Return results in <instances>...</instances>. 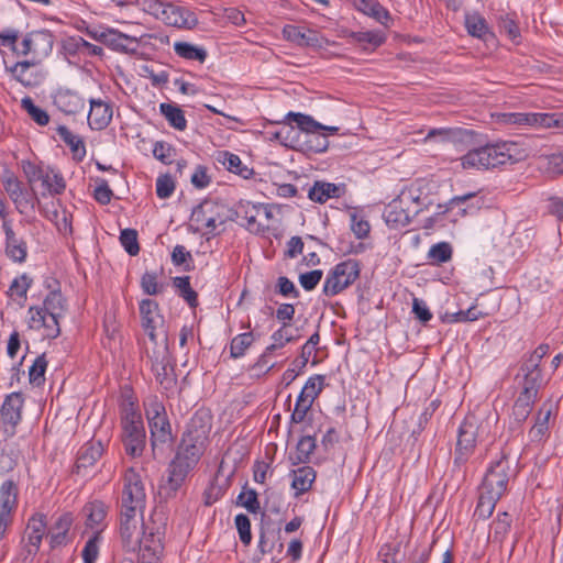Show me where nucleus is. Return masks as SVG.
<instances>
[{
    "label": "nucleus",
    "instance_id": "nucleus-28",
    "mask_svg": "<svg viewBox=\"0 0 563 563\" xmlns=\"http://www.w3.org/2000/svg\"><path fill=\"white\" fill-rule=\"evenodd\" d=\"M38 60H23L15 63L9 71L15 80L21 82L24 87H33L38 84V79L33 74L29 73L30 67L38 65Z\"/></svg>",
    "mask_w": 563,
    "mask_h": 563
},
{
    "label": "nucleus",
    "instance_id": "nucleus-9",
    "mask_svg": "<svg viewBox=\"0 0 563 563\" xmlns=\"http://www.w3.org/2000/svg\"><path fill=\"white\" fill-rule=\"evenodd\" d=\"M19 487L13 479H5L0 486V536L12 520V514L18 506Z\"/></svg>",
    "mask_w": 563,
    "mask_h": 563
},
{
    "label": "nucleus",
    "instance_id": "nucleus-54",
    "mask_svg": "<svg viewBox=\"0 0 563 563\" xmlns=\"http://www.w3.org/2000/svg\"><path fill=\"white\" fill-rule=\"evenodd\" d=\"M120 242L126 253L131 256H135L140 252V245L137 242V232L134 229H124L120 234Z\"/></svg>",
    "mask_w": 563,
    "mask_h": 563
},
{
    "label": "nucleus",
    "instance_id": "nucleus-3",
    "mask_svg": "<svg viewBox=\"0 0 563 563\" xmlns=\"http://www.w3.org/2000/svg\"><path fill=\"white\" fill-rule=\"evenodd\" d=\"M144 406L151 430L152 445L155 446L172 441V430L165 406L156 397L150 398Z\"/></svg>",
    "mask_w": 563,
    "mask_h": 563
},
{
    "label": "nucleus",
    "instance_id": "nucleus-20",
    "mask_svg": "<svg viewBox=\"0 0 563 563\" xmlns=\"http://www.w3.org/2000/svg\"><path fill=\"white\" fill-rule=\"evenodd\" d=\"M3 231L5 234V253L16 263H23L27 256V245L23 239L15 235L11 225L7 222L3 223Z\"/></svg>",
    "mask_w": 563,
    "mask_h": 563
},
{
    "label": "nucleus",
    "instance_id": "nucleus-57",
    "mask_svg": "<svg viewBox=\"0 0 563 563\" xmlns=\"http://www.w3.org/2000/svg\"><path fill=\"white\" fill-rule=\"evenodd\" d=\"M42 185L53 195L62 194L66 187L64 178L54 172L44 174Z\"/></svg>",
    "mask_w": 563,
    "mask_h": 563
},
{
    "label": "nucleus",
    "instance_id": "nucleus-13",
    "mask_svg": "<svg viewBox=\"0 0 563 563\" xmlns=\"http://www.w3.org/2000/svg\"><path fill=\"white\" fill-rule=\"evenodd\" d=\"M142 327L153 343L157 342L156 330L164 324V317L159 313L158 303L152 299H143L140 302Z\"/></svg>",
    "mask_w": 563,
    "mask_h": 563
},
{
    "label": "nucleus",
    "instance_id": "nucleus-15",
    "mask_svg": "<svg viewBox=\"0 0 563 563\" xmlns=\"http://www.w3.org/2000/svg\"><path fill=\"white\" fill-rule=\"evenodd\" d=\"M99 42L113 51L134 55L137 53L140 42L136 37L129 36L115 30L109 29L99 34Z\"/></svg>",
    "mask_w": 563,
    "mask_h": 563
},
{
    "label": "nucleus",
    "instance_id": "nucleus-46",
    "mask_svg": "<svg viewBox=\"0 0 563 563\" xmlns=\"http://www.w3.org/2000/svg\"><path fill=\"white\" fill-rule=\"evenodd\" d=\"M324 376L316 375L310 377L302 387L299 396L308 399L313 404L314 399L319 396L323 388Z\"/></svg>",
    "mask_w": 563,
    "mask_h": 563
},
{
    "label": "nucleus",
    "instance_id": "nucleus-37",
    "mask_svg": "<svg viewBox=\"0 0 563 563\" xmlns=\"http://www.w3.org/2000/svg\"><path fill=\"white\" fill-rule=\"evenodd\" d=\"M316 449V439L310 435L300 438L296 448L295 457L290 456L292 464L307 463Z\"/></svg>",
    "mask_w": 563,
    "mask_h": 563
},
{
    "label": "nucleus",
    "instance_id": "nucleus-56",
    "mask_svg": "<svg viewBox=\"0 0 563 563\" xmlns=\"http://www.w3.org/2000/svg\"><path fill=\"white\" fill-rule=\"evenodd\" d=\"M236 504L246 508L251 514H257L261 508L257 493L254 489L244 488L238 496Z\"/></svg>",
    "mask_w": 563,
    "mask_h": 563
},
{
    "label": "nucleus",
    "instance_id": "nucleus-23",
    "mask_svg": "<svg viewBox=\"0 0 563 563\" xmlns=\"http://www.w3.org/2000/svg\"><path fill=\"white\" fill-rule=\"evenodd\" d=\"M284 36L301 46H316L319 44L318 34L313 30H305L296 25H286L283 29Z\"/></svg>",
    "mask_w": 563,
    "mask_h": 563
},
{
    "label": "nucleus",
    "instance_id": "nucleus-12",
    "mask_svg": "<svg viewBox=\"0 0 563 563\" xmlns=\"http://www.w3.org/2000/svg\"><path fill=\"white\" fill-rule=\"evenodd\" d=\"M196 466L189 465L188 462L183 461L176 456L172 460L168 466V476L162 489L165 492L166 497L170 498L176 495L178 489L184 485L188 474Z\"/></svg>",
    "mask_w": 563,
    "mask_h": 563
},
{
    "label": "nucleus",
    "instance_id": "nucleus-50",
    "mask_svg": "<svg viewBox=\"0 0 563 563\" xmlns=\"http://www.w3.org/2000/svg\"><path fill=\"white\" fill-rule=\"evenodd\" d=\"M84 511L87 515V525L91 528L100 525L107 515L106 506L100 501L88 504Z\"/></svg>",
    "mask_w": 563,
    "mask_h": 563
},
{
    "label": "nucleus",
    "instance_id": "nucleus-33",
    "mask_svg": "<svg viewBox=\"0 0 563 563\" xmlns=\"http://www.w3.org/2000/svg\"><path fill=\"white\" fill-rule=\"evenodd\" d=\"M56 131L63 142L69 146L75 156L81 159L86 155L85 143L80 136L73 134L65 125H59Z\"/></svg>",
    "mask_w": 563,
    "mask_h": 563
},
{
    "label": "nucleus",
    "instance_id": "nucleus-27",
    "mask_svg": "<svg viewBox=\"0 0 563 563\" xmlns=\"http://www.w3.org/2000/svg\"><path fill=\"white\" fill-rule=\"evenodd\" d=\"M316 479V472L311 466H302L292 471L291 487L296 490V496L308 492Z\"/></svg>",
    "mask_w": 563,
    "mask_h": 563
},
{
    "label": "nucleus",
    "instance_id": "nucleus-39",
    "mask_svg": "<svg viewBox=\"0 0 563 563\" xmlns=\"http://www.w3.org/2000/svg\"><path fill=\"white\" fill-rule=\"evenodd\" d=\"M286 120L296 122L301 131L310 135L320 131V128H323V124L317 122L312 117L299 112L287 113Z\"/></svg>",
    "mask_w": 563,
    "mask_h": 563
},
{
    "label": "nucleus",
    "instance_id": "nucleus-30",
    "mask_svg": "<svg viewBox=\"0 0 563 563\" xmlns=\"http://www.w3.org/2000/svg\"><path fill=\"white\" fill-rule=\"evenodd\" d=\"M102 451L103 449L100 442L88 443L81 448L76 461L77 471L92 466L101 457Z\"/></svg>",
    "mask_w": 563,
    "mask_h": 563
},
{
    "label": "nucleus",
    "instance_id": "nucleus-61",
    "mask_svg": "<svg viewBox=\"0 0 563 563\" xmlns=\"http://www.w3.org/2000/svg\"><path fill=\"white\" fill-rule=\"evenodd\" d=\"M550 346L548 344H540L530 356L522 363L521 366L530 369H540L542 358L549 353Z\"/></svg>",
    "mask_w": 563,
    "mask_h": 563
},
{
    "label": "nucleus",
    "instance_id": "nucleus-18",
    "mask_svg": "<svg viewBox=\"0 0 563 563\" xmlns=\"http://www.w3.org/2000/svg\"><path fill=\"white\" fill-rule=\"evenodd\" d=\"M23 404L24 398L21 393L15 391L8 395L0 409L3 423L15 427L21 421Z\"/></svg>",
    "mask_w": 563,
    "mask_h": 563
},
{
    "label": "nucleus",
    "instance_id": "nucleus-21",
    "mask_svg": "<svg viewBox=\"0 0 563 563\" xmlns=\"http://www.w3.org/2000/svg\"><path fill=\"white\" fill-rule=\"evenodd\" d=\"M112 119L111 107L101 100H90L88 124L92 130H103Z\"/></svg>",
    "mask_w": 563,
    "mask_h": 563
},
{
    "label": "nucleus",
    "instance_id": "nucleus-51",
    "mask_svg": "<svg viewBox=\"0 0 563 563\" xmlns=\"http://www.w3.org/2000/svg\"><path fill=\"white\" fill-rule=\"evenodd\" d=\"M289 323H284L282 328L272 334L273 343L267 346L268 351H277L285 346L286 343L296 340V336L289 332Z\"/></svg>",
    "mask_w": 563,
    "mask_h": 563
},
{
    "label": "nucleus",
    "instance_id": "nucleus-24",
    "mask_svg": "<svg viewBox=\"0 0 563 563\" xmlns=\"http://www.w3.org/2000/svg\"><path fill=\"white\" fill-rule=\"evenodd\" d=\"M510 146L511 145H509L508 143L485 145L486 167L495 168L499 165L506 164L509 161H512Z\"/></svg>",
    "mask_w": 563,
    "mask_h": 563
},
{
    "label": "nucleus",
    "instance_id": "nucleus-64",
    "mask_svg": "<svg viewBox=\"0 0 563 563\" xmlns=\"http://www.w3.org/2000/svg\"><path fill=\"white\" fill-rule=\"evenodd\" d=\"M312 407V404L310 401L301 396H298L295 409L291 413V422L294 423H300L305 420L307 412Z\"/></svg>",
    "mask_w": 563,
    "mask_h": 563
},
{
    "label": "nucleus",
    "instance_id": "nucleus-19",
    "mask_svg": "<svg viewBox=\"0 0 563 563\" xmlns=\"http://www.w3.org/2000/svg\"><path fill=\"white\" fill-rule=\"evenodd\" d=\"M53 103L66 114H75L85 108V100L70 89H58L53 97Z\"/></svg>",
    "mask_w": 563,
    "mask_h": 563
},
{
    "label": "nucleus",
    "instance_id": "nucleus-47",
    "mask_svg": "<svg viewBox=\"0 0 563 563\" xmlns=\"http://www.w3.org/2000/svg\"><path fill=\"white\" fill-rule=\"evenodd\" d=\"M499 499L500 498H498L496 496H493L489 494L487 495V494H484V492L479 490L478 503H477V506L475 509V515L478 516V518L487 519L488 517L492 516V514L495 509V506Z\"/></svg>",
    "mask_w": 563,
    "mask_h": 563
},
{
    "label": "nucleus",
    "instance_id": "nucleus-49",
    "mask_svg": "<svg viewBox=\"0 0 563 563\" xmlns=\"http://www.w3.org/2000/svg\"><path fill=\"white\" fill-rule=\"evenodd\" d=\"M465 26L467 32L475 37L484 38L488 33L486 21L479 14H467L465 16Z\"/></svg>",
    "mask_w": 563,
    "mask_h": 563
},
{
    "label": "nucleus",
    "instance_id": "nucleus-16",
    "mask_svg": "<svg viewBox=\"0 0 563 563\" xmlns=\"http://www.w3.org/2000/svg\"><path fill=\"white\" fill-rule=\"evenodd\" d=\"M29 327L34 330H44V335L56 339L60 334L59 319L62 317L51 316L37 310V307L29 308Z\"/></svg>",
    "mask_w": 563,
    "mask_h": 563
},
{
    "label": "nucleus",
    "instance_id": "nucleus-8",
    "mask_svg": "<svg viewBox=\"0 0 563 563\" xmlns=\"http://www.w3.org/2000/svg\"><path fill=\"white\" fill-rule=\"evenodd\" d=\"M53 45L54 36L49 31H33L25 35L16 54H31L33 56L31 60H38L41 63L43 58L51 54Z\"/></svg>",
    "mask_w": 563,
    "mask_h": 563
},
{
    "label": "nucleus",
    "instance_id": "nucleus-7",
    "mask_svg": "<svg viewBox=\"0 0 563 563\" xmlns=\"http://www.w3.org/2000/svg\"><path fill=\"white\" fill-rule=\"evenodd\" d=\"M478 434V426L474 418H467L459 428L457 442L454 451V465L465 464L473 454Z\"/></svg>",
    "mask_w": 563,
    "mask_h": 563
},
{
    "label": "nucleus",
    "instance_id": "nucleus-4",
    "mask_svg": "<svg viewBox=\"0 0 563 563\" xmlns=\"http://www.w3.org/2000/svg\"><path fill=\"white\" fill-rule=\"evenodd\" d=\"M145 501L146 494L141 475L133 467H130L123 476L121 510L143 512Z\"/></svg>",
    "mask_w": 563,
    "mask_h": 563
},
{
    "label": "nucleus",
    "instance_id": "nucleus-58",
    "mask_svg": "<svg viewBox=\"0 0 563 563\" xmlns=\"http://www.w3.org/2000/svg\"><path fill=\"white\" fill-rule=\"evenodd\" d=\"M352 38L358 43H366L373 47H378L385 42V36L376 31L353 32Z\"/></svg>",
    "mask_w": 563,
    "mask_h": 563
},
{
    "label": "nucleus",
    "instance_id": "nucleus-42",
    "mask_svg": "<svg viewBox=\"0 0 563 563\" xmlns=\"http://www.w3.org/2000/svg\"><path fill=\"white\" fill-rule=\"evenodd\" d=\"M536 400V398L520 393L512 407V416L517 422L520 423L527 420Z\"/></svg>",
    "mask_w": 563,
    "mask_h": 563
},
{
    "label": "nucleus",
    "instance_id": "nucleus-62",
    "mask_svg": "<svg viewBox=\"0 0 563 563\" xmlns=\"http://www.w3.org/2000/svg\"><path fill=\"white\" fill-rule=\"evenodd\" d=\"M175 190V183L170 175H161L156 180V194L159 198L166 199Z\"/></svg>",
    "mask_w": 563,
    "mask_h": 563
},
{
    "label": "nucleus",
    "instance_id": "nucleus-36",
    "mask_svg": "<svg viewBox=\"0 0 563 563\" xmlns=\"http://www.w3.org/2000/svg\"><path fill=\"white\" fill-rule=\"evenodd\" d=\"M32 285V278L29 277L26 274H22L20 277H16L12 280L7 295L11 298L18 297L19 298V306L23 307L24 301L26 300V294L29 288Z\"/></svg>",
    "mask_w": 563,
    "mask_h": 563
},
{
    "label": "nucleus",
    "instance_id": "nucleus-2",
    "mask_svg": "<svg viewBox=\"0 0 563 563\" xmlns=\"http://www.w3.org/2000/svg\"><path fill=\"white\" fill-rule=\"evenodd\" d=\"M514 474L511 462L506 454H501L500 459L493 462L488 467L479 490L501 498L507 490L508 482Z\"/></svg>",
    "mask_w": 563,
    "mask_h": 563
},
{
    "label": "nucleus",
    "instance_id": "nucleus-53",
    "mask_svg": "<svg viewBox=\"0 0 563 563\" xmlns=\"http://www.w3.org/2000/svg\"><path fill=\"white\" fill-rule=\"evenodd\" d=\"M3 186L9 197L14 203H18L23 196L24 189L22 183L12 173H8L3 178Z\"/></svg>",
    "mask_w": 563,
    "mask_h": 563
},
{
    "label": "nucleus",
    "instance_id": "nucleus-22",
    "mask_svg": "<svg viewBox=\"0 0 563 563\" xmlns=\"http://www.w3.org/2000/svg\"><path fill=\"white\" fill-rule=\"evenodd\" d=\"M386 223L394 229L406 227L410 223L411 217L402 207L401 200H393L384 212Z\"/></svg>",
    "mask_w": 563,
    "mask_h": 563
},
{
    "label": "nucleus",
    "instance_id": "nucleus-55",
    "mask_svg": "<svg viewBox=\"0 0 563 563\" xmlns=\"http://www.w3.org/2000/svg\"><path fill=\"white\" fill-rule=\"evenodd\" d=\"M124 449L128 455L136 457L142 455L145 446V434L122 437Z\"/></svg>",
    "mask_w": 563,
    "mask_h": 563
},
{
    "label": "nucleus",
    "instance_id": "nucleus-11",
    "mask_svg": "<svg viewBox=\"0 0 563 563\" xmlns=\"http://www.w3.org/2000/svg\"><path fill=\"white\" fill-rule=\"evenodd\" d=\"M166 25L191 30L198 24L197 15L189 9L167 2L159 18Z\"/></svg>",
    "mask_w": 563,
    "mask_h": 563
},
{
    "label": "nucleus",
    "instance_id": "nucleus-35",
    "mask_svg": "<svg viewBox=\"0 0 563 563\" xmlns=\"http://www.w3.org/2000/svg\"><path fill=\"white\" fill-rule=\"evenodd\" d=\"M174 51L179 57L188 60H198L199 63H203L207 58V52L205 48L188 42H176L174 44Z\"/></svg>",
    "mask_w": 563,
    "mask_h": 563
},
{
    "label": "nucleus",
    "instance_id": "nucleus-5",
    "mask_svg": "<svg viewBox=\"0 0 563 563\" xmlns=\"http://www.w3.org/2000/svg\"><path fill=\"white\" fill-rule=\"evenodd\" d=\"M45 536L47 537L46 516L42 512H35L29 518L22 538L21 556L24 562L36 555Z\"/></svg>",
    "mask_w": 563,
    "mask_h": 563
},
{
    "label": "nucleus",
    "instance_id": "nucleus-14",
    "mask_svg": "<svg viewBox=\"0 0 563 563\" xmlns=\"http://www.w3.org/2000/svg\"><path fill=\"white\" fill-rule=\"evenodd\" d=\"M143 519V512L120 511V534L125 548L134 550L140 539L139 523Z\"/></svg>",
    "mask_w": 563,
    "mask_h": 563
},
{
    "label": "nucleus",
    "instance_id": "nucleus-29",
    "mask_svg": "<svg viewBox=\"0 0 563 563\" xmlns=\"http://www.w3.org/2000/svg\"><path fill=\"white\" fill-rule=\"evenodd\" d=\"M520 372L523 375L521 394L537 399L542 379L541 369H530L521 366Z\"/></svg>",
    "mask_w": 563,
    "mask_h": 563
},
{
    "label": "nucleus",
    "instance_id": "nucleus-32",
    "mask_svg": "<svg viewBox=\"0 0 563 563\" xmlns=\"http://www.w3.org/2000/svg\"><path fill=\"white\" fill-rule=\"evenodd\" d=\"M356 8L382 24L389 20V12L376 0H357Z\"/></svg>",
    "mask_w": 563,
    "mask_h": 563
},
{
    "label": "nucleus",
    "instance_id": "nucleus-1",
    "mask_svg": "<svg viewBox=\"0 0 563 563\" xmlns=\"http://www.w3.org/2000/svg\"><path fill=\"white\" fill-rule=\"evenodd\" d=\"M231 219L230 209L221 202L214 200H203L200 205L194 208L190 221L197 223L196 232L201 228H206L209 234H216L219 225H223Z\"/></svg>",
    "mask_w": 563,
    "mask_h": 563
},
{
    "label": "nucleus",
    "instance_id": "nucleus-34",
    "mask_svg": "<svg viewBox=\"0 0 563 563\" xmlns=\"http://www.w3.org/2000/svg\"><path fill=\"white\" fill-rule=\"evenodd\" d=\"M159 110L174 129L179 131H184L186 129L187 120L184 111L179 107L172 103H161Z\"/></svg>",
    "mask_w": 563,
    "mask_h": 563
},
{
    "label": "nucleus",
    "instance_id": "nucleus-60",
    "mask_svg": "<svg viewBox=\"0 0 563 563\" xmlns=\"http://www.w3.org/2000/svg\"><path fill=\"white\" fill-rule=\"evenodd\" d=\"M234 521L241 542L249 545L252 541L251 521L249 517L244 514H240L235 517Z\"/></svg>",
    "mask_w": 563,
    "mask_h": 563
},
{
    "label": "nucleus",
    "instance_id": "nucleus-38",
    "mask_svg": "<svg viewBox=\"0 0 563 563\" xmlns=\"http://www.w3.org/2000/svg\"><path fill=\"white\" fill-rule=\"evenodd\" d=\"M173 284L178 290V295L184 298L191 308H196L198 305V295L190 286L189 276L175 277Z\"/></svg>",
    "mask_w": 563,
    "mask_h": 563
},
{
    "label": "nucleus",
    "instance_id": "nucleus-40",
    "mask_svg": "<svg viewBox=\"0 0 563 563\" xmlns=\"http://www.w3.org/2000/svg\"><path fill=\"white\" fill-rule=\"evenodd\" d=\"M462 167L464 169H488L486 167V151L485 146L474 148L467 152L462 158Z\"/></svg>",
    "mask_w": 563,
    "mask_h": 563
},
{
    "label": "nucleus",
    "instance_id": "nucleus-43",
    "mask_svg": "<svg viewBox=\"0 0 563 563\" xmlns=\"http://www.w3.org/2000/svg\"><path fill=\"white\" fill-rule=\"evenodd\" d=\"M223 165L227 166L228 170L231 173H234L244 179H249L253 176L254 172L252 168H249L247 166L242 164L241 158L232 153L224 152L223 153Z\"/></svg>",
    "mask_w": 563,
    "mask_h": 563
},
{
    "label": "nucleus",
    "instance_id": "nucleus-6",
    "mask_svg": "<svg viewBox=\"0 0 563 563\" xmlns=\"http://www.w3.org/2000/svg\"><path fill=\"white\" fill-rule=\"evenodd\" d=\"M360 275L358 263L347 260L338 264L327 276L323 285L325 296H335L350 285H352Z\"/></svg>",
    "mask_w": 563,
    "mask_h": 563
},
{
    "label": "nucleus",
    "instance_id": "nucleus-17",
    "mask_svg": "<svg viewBox=\"0 0 563 563\" xmlns=\"http://www.w3.org/2000/svg\"><path fill=\"white\" fill-rule=\"evenodd\" d=\"M205 431L201 434H194L191 430H188L178 448L176 456L183 461L189 463V465L196 466L202 454V439L205 438Z\"/></svg>",
    "mask_w": 563,
    "mask_h": 563
},
{
    "label": "nucleus",
    "instance_id": "nucleus-44",
    "mask_svg": "<svg viewBox=\"0 0 563 563\" xmlns=\"http://www.w3.org/2000/svg\"><path fill=\"white\" fill-rule=\"evenodd\" d=\"M254 342V335L252 332H245L234 336L230 344V355L233 358H239L244 355L245 351Z\"/></svg>",
    "mask_w": 563,
    "mask_h": 563
},
{
    "label": "nucleus",
    "instance_id": "nucleus-31",
    "mask_svg": "<svg viewBox=\"0 0 563 563\" xmlns=\"http://www.w3.org/2000/svg\"><path fill=\"white\" fill-rule=\"evenodd\" d=\"M37 310L63 318L66 311V300L59 290H52L45 297L43 307H37Z\"/></svg>",
    "mask_w": 563,
    "mask_h": 563
},
{
    "label": "nucleus",
    "instance_id": "nucleus-45",
    "mask_svg": "<svg viewBox=\"0 0 563 563\" xmlns=\"http://www.w3.org/2000/svg\"><path fill=\"white\" fill-rule=\"evenodd\" d=\"M21 107L38 125L45 126L46 124H48V113L44 109L37 107L30 97H25L22 99Z\"/></svg>",
    "mask_w": 563,
    "mask_h": 563
},
{
    "label": "nucleus",
    "instance_id": "nucleus-26",
    "mask_svg": "<svg viewBox=\"0 0 563 563\" xmlns=\"http://www.w3.org/2000/svg\"><path fill=\"white\" fill-rule=\"evenodd\" d=\"M341 188L335 184L316 181L308 190V198L313 202L324 203L330 198H339Z\"/></svg>",
    "mask_w": 563,
    "mask_h": 563
},
{
    "label": "nucleus",
    "instance_id": "nucleus-10",
    "mask_svg": "<svg viewBox=\"0 0 563 563\" xmlns=\"http://www.w3.org/2000/svg\"><path fill=\"white\" fill-rule=\"evenodd\" d=\"M73 523V514L64 512L47 528V539L52 550L65 547L73 541L70 532Z\"/></svg>",
    "mask_w": 563,
    "mask_h": 563
},
{
    "label": "nucleus",
    "instance_id": "nucleus-25",
    "mask_svg": "<svg viewBox=\"0 0 563 563\" xmlns=\"http://www.w3.org/2000/svg\"><path fill=\"white\" fill-rule=\"evenodd\" d=\"M500 122L510 125H550L547 114L539 113H503L499 117Z\"/></svg>",
    "mask_w": 563,
    "mask_h": 563
},
{
    "label": "nucleus",
    "instance_id": "nucleus-59",
    "mask_svg": "<svg viewBox=\"0 0 563 563\" xmlns=\"http://www.w3.org/2000/svg\"><path fill=\"white\" fill-rule=\"evenodd\" d=\"M142 290L150 296L157 295L162 291L163 286L157 283L156 272H145L141 278Z\"/></svg>",
    "mask_w": 563,
    "mask_h": 563
},
{
    "label": "nucleus",
    "instance_id": "nucleus-48",
    "mask_svg": "<svg viewBox=\"0 0 563 563\" xmlns=\"http://www.w3.org/2000/svg\"><path fill=\"white\" fill-rule=\"evenodd\" d=\"M47 361L45 354L38 355L29 369V380L34 386H41L45 380Z\"/></svg>",
    "mask_w": 563,
    "mask_h": 563
},
{
    "label": "nucleus",
    "instance_id": "nucleus-52",
    "mask_svg": "<svg viewBox=\"0 0 563 563\" xmlns=\"http://www.w3.org/2000/svg\"><path fill=\"white\" fill-rule=\"evenodd\" d=\"M452 257V247L448 242H440L432 245L428 252V258L432 263L441 264L450 261Z\"/></svg>",
    "mask_w": 563,
    "mask_h": 563
},
{
    "label": "nucleus",
    "instance_id": "nucleus-63",
    "mask_svg": "<svg viewBox=\"0 0 563 563\" xmlns=\"http://www.w3.org/2000/svg\"><path fill=\"white\" fill-rule=\"evenodd\" d=\"M511 526V517L507 512H503L498 516V518L493 522L492 529L494 530V537L495 539H501L505 537V534L508 532Z\"/></svg>",
    "mask_w": 563,
    "mask_h": 563
},
{
    "label": "nucleus",
    "instance_id": "nucleus-41",
    "mask_svg": "<svg viewBox=\"0 0 563 563\" xmlns=\"http://www.w3.org/2000/svg\"><path fill=\"white\" fill-rule=\"evenodd\" d=\"M142 528H143V536L141 539H139V547H144V548H148L150 550H154V551H159V552H163V543H162V538H163V532L159 530V528H156V530L154 531V529H150L148 527H145L144 525H142Z\"/></svg>",
    "mask_w": 563,
    "mask_h": 563
}]
</instances>
